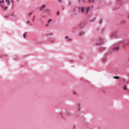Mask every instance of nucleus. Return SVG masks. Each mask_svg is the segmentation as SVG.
I'll list each match as a JSON object with an SVG mask.
<instances>
[{"label": "nucleus", "mask_w": 129, "mask_h": 129, "mask_svg": "<svg viewBox=\"0 0 129 129\" xmlns=\"http://www.w3.org/2000/svg\"><path fill=\"white\" fill-rule=\"evenodd\" d=\"M89 10V8L88 7L86 9L85 11H84L85 12V13L87 14L88 13V11Z\"/></svg>", "instance_id": "7"}, {"label": "nucleus", "mask_w": 129, "mask_h": 129, "mask_svg": "<svg viewBox=\"0 0 129 129\" xmlns=\"http://www.w3.org/2000/svg\"><path fill=\"white\" fill-rule=\"evenodd\" d=\"M5 0V1L6 2H7L9 0ZM0 1H2V0H0Z\"/></svg>", "instance_id": "19"}, {"label": "nucleus", "mask_w": 129, "mask_h": 129, "mask_svg": "<svg viewBox=\"0 0 129 129\" xmlns=\"http://www.w3.org/2000/svg\"><path fill=\"white\" fill-rule=\"evenodd\" d=\"M28 22V23L29 24L30 23V22L29 21H28V22Z\"/></svg>", "instance_id": "24"}, {"label": "nucleus", "mask_w": 129, "mask_h": 129, "mask_svg": "<svg viewBox=\"0 0 129 129\" xmlns=\"http://www.w3.org/2000/svg\"><path fill=\"white\" fill-rule=\"evenodd\" d=\"M66 39H68V37H66Z\"/></svg>", "instance_id": "26"}, {"label": "nucleus", "mask_w": 129, "mask_h": 129, "mask_svg": "<svg viewBox=\"0 0 129 129\" xmlns=\"http://www.w3.org/2000/svg\"><path fill=\"white\" fill-rule=\"evenodd\" d=\"M84 32L83 31H81L80 32L79 35L80 36L83 35L84 34Z\"/></svg>", "instance_id": "5"}, {"label": "nucleus", "mask_w": 129, "mask_h": 129, "mask_svg": "<svg viewBox=\"0 0 129 129\" xmlns=\"http://www.w3.org/2000/svg\"><path fill=\"white\" fill-rule=\"evenodd\" d=\"M71 2H69V5H71Z\"/></svg>", "instance_id": "21"}, {"label": "nucleus", "mask_w": 129, "mask_h": 129, "mask_svg": "<svg viewBox=\"0 0 129 129\" xmlns=\"http://www.w3.org/2000/svg\"><path fill=\"white\" fill-rule=\"evenodd\" d=\"M77 108H78V110L79 111L80 109V107L79 105H78L77 106Z\"/></svg>", "instance_id": "8"}, {"label": "nucleus", "mask_w": 129, "mask_h": 129, "mask_svg": "<svg viewBox=\"0 0 129 129\" xmlns=\"http://www.w3.org/2000/svg\"><path fill=\"white\" fill-rule=\"evenodd\" d=\"M79 9L80 11H81L82 12L84 13L85 12V11H84V8L83 7L80 8Z\"/></svg>", "instance_id": "4"}, {"label": "nucleus", "mask_w": 129, "mask_h": 129, "mask_svg": "<svg viewBox=\"0 0 129 129\" xmlns=\"http://www.w3.org/2000/svg\"><path fill=\"white\" fill-rule=\"evenodd\" d=\"M94 0H92L91 1L90 0H89L88 2L89 3H90L91 2L93 3L94 2Z\"/></svg>", "instance_id": "9"}, {"label": "nucleus", "mask_w": 129, "mask_h": 129, "mask_svg": "<svg viewBox=\"0 0 129 129\" xmlns=\"http://www.w3.org/2000/svg\"><path fill=\"white\" fill-rule=\"evenodd\" d=\"M114 78L116 79H118L119 78V77L118 76H115L114 77Z\"/></svg>", "instance_id": "12"}, {"label": "nucleus", "mask_w": 129, "mask_h": 129, "mask_svg": "<svg viewBox=\"0 0 129 129\" xmlns=\"http://www.w3.org/2000/svg\"><path fill=\"white\" fill-rule=\"evenodd\" d=\"M49 23L47 22V23L46 24V26H49Z\"/></svg>", "instance_id": "14"}, {"label": "nucleus", "mask_w": 129, "mask_h": 129, "mask_svg": "<svg viewBox=\"0 0 129 129\" xmlns=\"http://www.w3.org/2000/svg\"><path fill=\"white\" fill-rule=\"evenodd\" d=\"M59 12H58L57 13V15H58L59 14Z\"/></svg>", "instance_id": "23"}, {"label": "nucleus", "mask_w": 129, "mask_h": 129, "mask_svg": "<svg viewBox=\"0 0 129 129\" xmlns=\"http://www.w3.org/2000/svg\"><path fill=\"white\" fill-rule=\"evenodd\" d=\"M11 3H13V2H13V1H12V0H11Z\"/></svg>", "instance_id": "22"}, {"label": "nucleus", "mask_w": 129, "mask_h": 129, "mask_svg": "<svg viewBox=\"0 0 129 129\" xmlns=\"http://www.w3.org/2000/svg\"><path fill=\"white\" fill-rule=\"evenodd\" d=\"M103 61L104 62H105V61H104V59H103Z\"/></svg>", "instance_id": "27"}, {"label": "nucleus", "mask_w": 129, "mask_h": 129, "mask_svg": "<svg viewBox=\"0 0 129 129\" xmlns=\"http://www.w3.org/2000/svg\"><path fill=\"white\" fill-rule=\"evenodd\" d=\"M102 21V19L100 21V23H101Z\"/></svg>", "instance_id": "20"}, {"label": "nucleus", "mask_w": 129, "mask_h": 129, "mask_svg": "<svg viewBox=\"0 0 129 129\" xmlns=\"http://www.w3.org/2000/svg\"><path fill=\"white\" fill-rule=\"evenodd\" d=\"M35 16H34V17L33 18V21H34L35 20Z\"/></svg>", "instance_id": "17"}, {"label": "nucleus", "mask_w": 129, "mask_h": 129, "mask_svg": "<svg viewBox=\"0 0 129 129\" xmlns=\"http://www.w3.org/2000/svg\"><path fill=\"white\" fill-rule=\"evenodd\" d=\"M73 93L75 95H76L77 94L76 92L75 91Z\"/></svg>", "instance_id": "15"}, {"label": "nucleus", "mask_w": 129, "mask_h": 129, "mask_svg": "<svg viewBox=\"0 0 129 129\" xmlns=\"http://www.w3.org/2000/svg\"><path fill=\"white\" fill-rule=\"evenodd\" d=\"M4 3V0H2V1H0V6H1L2 8H4V9L5 10H7V7H4L3 5H2V4Z\"/></svg>", "instance_id": "1"}, {"label": "nucleus", "mask_w": 129, "mask_h": 129, "mask_svg": "<svg viewBox=\"0 0 129 129\" xmlns=\"http://www.w3.org/2000/svg\"><path fill=\"white\" fill-rule=\"evenodd\" d=\"M32 14V13L30 14H29L30 15H31Z\"/></svg>", "instance_id": "25"}, {"label": "nucleus", "mask_w": 129, "mask_h": 129, "mask_svg": "<svg viewBox=\"0 0 129 129\" xmlns=\"http://www.w3.org/2000/svg\"><path fill=\"white\" fill-rule=\"evenodd\" d=\"M62 9H64V8H62Z\"/></svg>", "instance_id": "28"}, {"label": "nucleus", "mask_w": 129, "mask_h": 129, "mask_svg": "<svg viewBox=\"0 0 129 129\" xmlns=\"http://www.w3.org/2000/svg\"><path fill=\"white\" fill-rule=\"evenodd\" d=\"M45 12L47 13H49L51 12V10L50 9H48L45 11Z\"/></svg>", "instance_id": "6"}, {"label": "nucleus", "mask_w": 129, "mask_h": 129, "mask_svg": "<svg viewBox=\"0 0 129 129\" xmlns=\"http://www.w3.org/2000/svg\"><path fill=\"white\" fill-rule=\"evenodd\" d=\"M26 33H24L23 35V37L24 38H25L26 37Z\"/></svg>", "instance_id": "10"}, {"label": "nucleus", "mask_w": 129, "mask_h": 129, "mask_svg": "<svg viewBox=\"0 0 129 129\" xmlns=\"http://www.w3.org/2000/svg\"><path fill=\"white\" fill-rule=\"evenodd\" d=\"M119 49V48L118 47H114L113 48V50L114 51H117Z\"/></svg>", "instance_id": "3"}, {"label": "nucleus", "mask_w": 129, "mask_h": 129, "mask_svg": "<svg viewBox=\"0 0 129 129\" xmlns=\"http://www.w3.org/2000/svg\"><path fill=\"white\" fill-rule=\"evenodd\" d=\"M10 4V2L9 0H8L7 2V5H9Z\"/></svg>", "instance_id": "13"}, {"label": "nucleus", "mask_w": 129, "mask_h": 129, "mask_svg": "<svg viewBox=\"0 0 129 129\" xmlns=\"http://www.w3.org/2000/svg\"><path fill=\"white\" fill-rule=\"evenodd\" d=\"M59 1V2L60 3H62V0H58Z\"/></svg>", "instance_id": "16"}, {"label": "nucleus", "mask_w": 129, "mask_h": 129, "mask_svg": "<svg viewBox=\"0 0 129 129\" xmlns=\"http://www.w3.org/2000/svg\"><path fill=\"white\" fill-rule=\"evenodd\" d=\"M51 21H52V20L51 19H50L48 21V22L49 23Z\"/></svg>", "instance_id": "18"}, {"label": "nucleus", "mask_w": 129, "mask_h": 129, "mask_svg": "<svg viewBox=\"0 0 129 129\" xmlns=\"http://www.w3.org/2000/svg\"><path fill=\"white\" fill-rule=\"evenodd\" d=\"M46 5H44L42 6L40 8V10L41 11H42L44 10V9L45 8Z\"/></svg>", "instance_id": "2"}, {"label": "nucleus", "mask_w": 129, "mask_h": 129, "mask_svg": "<svg viewBox=\"0 0 129 129\" xmlns=\"http://www.w3.org/2000/svg\"><path fill=\"white\" fill-rule=\"evenodd\" d=\"M126 87H127L126 86H124V87H123V88L124 90H126V89H127V88Z\"/></svg>", "instance_id": "11"}]
</instances>
